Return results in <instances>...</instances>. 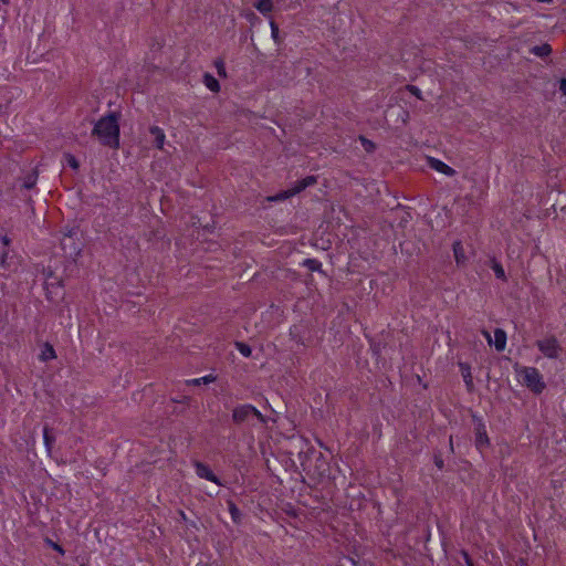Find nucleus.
<instances>
[{"mask_svg": "<svg viewBox=\"0 0 566 566\" xmlns=\"http://www.w3.org/2000/svg\"><path fill=\"white\" fill-rule=\"evenodd\" d=\"M92 135L95 136L102 145L118 148L119 125L117 116L111 113L99 118L94 125Z\"/></svg>", "mask_w": 566, "mask_h": 566, "instance_id": "1", "label": "nucleus"}, {"mask_svg": "<svg viewBox=\"0 0 566 566\" xmlns=\"http://www.w3.org/2000/svg\"><path fill=\"white\" fill-rule=\"evenodd\" d=\"M520 381L535 394H541L545 389V382L539 371L534 367L516 368Z\"/></svg>", "mask_w": 566, "mask_h": 566, "instance_id": "2", "label": "nucleus"}, {"mask_svg": "<svg viewBox=\"0 0 566 566\" xmlns=\"http://www.w3.org/2000/svg\"><path fill=\"white\" fill-rule=\"evenodd\" d=\"M251 417H255L260 422L265 423V417L252 405H241L233 409L232 420L235 423L248 421Z\"/></svg>", "mask_w": 566, "mask_h": 566, "instance_id": "3", "label": "nucleus"}, {"mask_svg": "<svg viewBox=\"0 0 566 566\" xmlns=\"http://www.w3.org/2000/svg\"><path fill=\"white\" fill-rule=\"evenodd\" d=\"M538 349L543 353V355L547 358H558L562 347L554 337H547L536 343Z\"/></svg>", "mask_w": 566, "mask_h": 566, "instance_id": "4", "label": "nucleus"}, {"mask_svg": "<svg viewBox=\"0 0 566 566\" xmlns=\"http://www.w3.org/2000/svg\"><path fill=\"white\" fill-rule=\"evenodd\" d=\"M20 264L19 255L11 249H2L0 253V266L3 270L14 272L18 270Z\"/></svg>", "mask_w": 566, "mask_h": 566, "instance_id": "5", "label": "nucleus"}, {"mask_svg": "<svg viewBox=\"0 0 566 566\" xmlns=\"http://www.w3.org/2000/svg\"><path fill=\"white\" fill-rule=\"evenodd\" d=\"M195 468H196V473L199 478L211 481L218 485L221 484L219 479L214 475V473L211 471V469L207 464L201 463V462H196Z\"/></svg>", "mask_w": 566, "mask_h": 566, "instance_id": "6", "label": "nucleus"}, {"mask_svg": "<svg viewBox=\"0 0 566 566\" xmlns=\"http://www.w3.org/2000/svg\"><path fill=\"white\" fill-rule=\"evenodd\" d=\"M316 181H317V179L314 176H307L304 179L296 181L293 185V187L290 188V192H291L292 197L300 193L307 187L315 185Z\"/></svg>", "mask_w": 566, "mask_h": 566, "instance_id": "7", "label": "nucleus"}, {"mask_svg": "<svg viewBox=\"0 0 566 566\" xmlns=\"http://www.w3.org/2000/svg\"><path fill=\"white\" fill-rule=\"evenodd\" d=\"M428 164H429L430 168H432L441 174H444L447 176H453L455 174V170L453 168H451L450 166H448L447 164H444L443 161H441L439 159L429 158Z\"/></svg>", "mask_w": 566, "mask_h": 566, "instance_id": "8", "label": "nucleus"}, {"mask_svg": "<svg viewBox=\"0 0 566 566\" xmlns=\"http://www.w3.org/2000/svg\"><path fill=\"white\" fill-rule=\"evenodd\" d=\"M72 238H73V232L69 231V233H66L63 237L61 244L65 252H67V249H70V251H69L70 255H77L80 253V248L76 245L73 247Z\"/></svg>", "mask_w": 566, "mask_h": 566, "instance_id": "9", "label": "nucleus"}, {"mask_svg": "<svg viewBox=\"0 0 566 566\" xmlns=\"http://www.w3.org/2000/svg\"><path fill=\"white\" fill-rule=\"evenodd\" d=\"M149 133L154 136V144L158 149L164 148V144L166 140V135L164 130L158 126H151L149 128Z\"/></svg>", "mask_w": 566, "mask_h": 566, "instance_id": "10", "label": "nucleus"}, {"mask_svg": "<svg viewBox=\"0 0 566 566\" xmlns=\"http://www.w3.org/2000/svg\"><path fill=\"white\" fill-rule=\"evenodd\" d=\"M475 433V444L479 449H482L483 447L489 444V438L486 436V431L483 424L478 426Z\"/></svg>", "mask_w": 566, "mask_h": 566, "instance_id": "11", "label": "nucleus"}, {"mask_svg": "<svg viewBox=\"0 0 566 566\" xmlns=\"http://www.w3.org/2000/svg\"><path fill=\"white\" fill-rule=\"evenodd\" d=\"M453 253L457 264L462 265L467 261L464 248L460 241L453 243Z\"/></svg>", "mask_w": 566, "mask_h": 566, "instance_id": "12", "label": "nucleus"}, {"mask_svg": "<svg viewBox=\"0 0 566 566\" xmlns=\"http://www.w3.org/2000/svg\"><path fill=\"white\" fill-rule=\"evenodd\" d=\"M506 345V334L503 329L496 328L494 331V346L496 350H504Z\"/></svg>", "mask_w": 566, "mask_h": 566, "instance_id": "13", "label": "nucleus"}, {"mask_svg": "<svg viewBox=\"0 0 566 566\" xmlns=\"http://www.w3.org/2000/svg\"><path fill=\"white\" fill-rule=\"evenodd\" d=\"M531 52L539 57H544L551 54L552 48L549 44L544 43L541 45H535L531 49Z\"/></svg>", "mask_w": 566, "mask_h": 566, "instance_id": "14", "label": "nucleus"}, {"mask_svg": "<svg viewBox=\"0 0 566 566\" xmlns=\"http://www.w3.org/2000/svg\"><path fill=\"white\" fill-rule=\"evenodd\" d=\"M203 83L211 92H218L220 90L219 82L209 73L203 75Z\"/></svg>", "mask_w": 566, "mask_h": 566, "instance_id": "15", "label": "nucleus"}, {"mask_svg": "<svg viewBox=\"0 0 566 566\" xmlns=\"http://www.w3.org/2000/svg\"><path fill=\"white\" fill-rule=\"evenodd\" d=\"M214 380H216V376L210 374V375L203 376L201 378L187 380L186 384L191 385V386H199L201 384L207 385V384L213 382Z\"/></svg>", "mask_w": 566, "mask_h": 566, "instance_id": "16", "label": "nucleus"}, {"mask_svg": "<svg viewBox=\"0 0 566 566\" xmlns=\"http://www.w3.org/2000/svg\"><path fill=\"white\" fill-rule=\"evenodd\" d=\"M254 6L262 14H268L273 9L272 0H260Z\"/></svg>", "mask_w": 566, "mask_h": 566, "instance_id": "17", "label": "nucleus"}, {"mask_svg": "<svg viewBox=\"0 0 566 566\" xmlns=\"http://www.w3.org/2000/svg\"><path fill=\"white\" fill-rule=\"evenodd\" d=\"M460 367H461L462 376H463V379L465 381L467 387L469 389H472L473 381H472V376H471L470 367L464 365V364H460Z\"/></svg>", "mask_w": 566, "mask_h": 566, "instance_id": "18", "label": "nucleus"}, {"mask_svg": "<svg viewBox=\"0 0 566 566\" xmlns=\"http://www.w3.org/2000/svg\"><path fill=\"white\" fill-rule=\"evenodd\" d=\"M43 440H44L46 450L50 452L55 442V438H54V436H52L50 433V430L48 427H44V429H43Z\"/></svg>", "mask_w": 566, "mask_h": 566, "instance_id": "19", "label": "nucleus"}, {"mask_svg": "<svg viewBox=\"0 0 566 566\" xmlns=\"http://www.w3.org/2000/svg\"><path fill=\"white\" fill-rule=\"evenodd\" d=\"M55 357V352L53 349V347L49 344H45L42 353H41V360L43 361H46V360H50V359H53Z\"/></svg>", "mask_w": 566, "mask_h": 566, "instance_id": "20", "label": "nucleus"}, {"mask_svg": "<svg viewBox=\"0 0 566 566\" xmlns=\"http://www.w3.org/2000/svg\"><path fill=\"white\" fill-rule=\"evenodd\" d=\"M492 269H493V271H494V273H495L497 279H501L503 281L506 280L503 266L499 262H496L495 260L492 261Z\"/></svg>", "mask_w": 566, "mask_h": 566, "instance_id": "21", "label": "nucleus"}, {"mask_svg": "<svg viewBox=\"0 0 566 566\" xmlns=\"http://www.w3.org/2000/svg\"><path fill=\"white\" fill-rule=\"evenodd\" d=\"M303 264L311 271H319L322 263L315 259H306Z\"/></svg>", "mask_w": 566, "mask_h": 566, "instance_id": "22", "label": "nucleus"}, {"mask_svg": "<svg viewBox=\"0 0 566 566\" xmlns=\"http://www.w3.org/2000/svg\"><path fill=\"white\" fill-rule=\"evenodd\" d=\"M235 347L244 357H250L252 354L251 347L244 343L237 342Z\"/></svg>", "mask_w": 566, "mask_h": 566, "instance_id": "23", "label": "nucleus"}, {"mask_svg": "<svg viewBox=\"0 0 566 566\" xmlns=\"http://www.w3.org/2000/svg\"><path fill=\"white\" fill-rule=\"evenodd\" d=\"M270 25H271V34H272L273 40L275 41V43H281L280 30H279L277 24L274 21H271Z\"/></svg>", "mask_w": 566, "mask_h": 566, "instance_id": "24", "label": "nucleus"}, {"mask_svg": "<svg viewBox=\"0 0 566 566\" xmlns=\"http://www.w3.org/2000/svg\"><path fill=\"white\" fill-rule=\"evenodd\" d=\"M65 159H66L67 165H69L72 169H74V170H77V169H78L80 164H78L77 159H76L73 155H71V154H66V155H65Z\"/></svg>", "mask_w": 566, "mask_h": 566, "instance_id": "25", "label": "nucleus"}, {"mask_svg": "<svg viewBox=\"0 0 566 566\" xmlns=\"http://www.w3.org/2000/svg\"><path fill=\"white\" fill-rule=\"evenodd\" d=\"M290 197H292V195L290 192V189H287V190L279 192L274 197H271L270 200H272V201H281V200H285V199H287Z\"/></svg>", "mask_w": 566, "mask_h": 566, "instance_id": "26", "label": "nucleus"}, {"mask_svg": "<svg viewBox=\"0 0 566 566\" xmlns=\"http://www.w3.org/2000/svg\"><path fill=\"white\" fill-rule=\"evenodd\" d=\"M35 182H36V176L29 175L23 182V187L27 189H31L35 185Z\"/></svg>", "mask_w": 566, "mask_h": 566, "instance_id": "27", "label": "nucleus"}, {"mask_svg": "<svg viewBox=\"0 0 566 566\" xmlns=\"http://www.w3.org/2000/svg\"><path fill=\"white\" fill-rule=\"evenodd\" d=\"M229 510H230V513H231V516H232L233 521L237 522L239 520V516H240L239 509L233 503H230L229 504Z\"/></svg>", "mask_w": 566, "mask_h": 566, "instance_id": "28", "label": "nucleus"}, {"mask_svg": "<svg viewBox=\"0 0 566 566\" xmlns=\"http://www.w3.org/2000/svg\"><path fill=\"white\" fill-rule=\"evenodd\" d=\"M360 140H361V144H363L364 148L367 151H373L375 149V145H374L373 142L366 139L365 137H360Z\"/></svg>", "mask_w": 566, "mask_h": 566, "instance_id": "29", "label": "nucleus"}, {"mask_svg": "<svg viewBox=\"0 0 566 566\" xmlns=\"http://www.w3.org/2000/svg\"><path fill=\"white\" fill-rule=\"evenodd\" d=\"M1 242L3 244V249H6V248L10 249L9 245H10L11 240H10V238L7 234H3L1 237Z\"/></svg>", "mask_w": 566, "mask_h": 566, "instance_id": "30", "label": "nucleus"}, {"mask_svg": "<svg viewBox=\"0 0 566 566\" xmlns=\"http://www.w3.org/2000/svg\"><path fill=\"white\" fill-rule=\"evenodd\" d=\"M559 91L566 97V78L559 81Z\"/></svg>", "mask_w": 566, "mask_h": 566, "instance_id": "31", "label": "nucleus"}, {"mask_svg": "<svg viewBox=\"0 0 566 566\" xmlns=\"http://www.w3.org/2000/svg\"><path fill=\"white\" fill-rule=\"evenodd\" d=\"M463 558L465 560V564L468 566H473L472 559L470 558L469 554L467 552H462Z\"/></svg>", "mask_w": 566, "mask_h": 566, "instance_id": "32", "label": "nucleus"}, {"mask_svg": "<svg viewBox=\"0 0 566 566\" xmlns=\"http://www.w3.org/2000/svg\"><path fill=\"white\" fill-rule=\"evenodd\" d=\"M217 67H218L219 75H226L224 65L222 62H218Z\"/></svg>", "mask_w": 566, "mask_h": 566, "instance_id": "33", "label": "nucleus"}, {"mask_svg": "<svg viewBox=\"0 0 566 566\" xmlns=\"http://www.w3.org/2000/svg\"><path fill=\"white\" fill-rule=\"evenodd\" d=\"M410 92H411L412 94H415L416 96H418V97H419L420 90H419L418 87H416V86H411V87H410Z\"/></svg>", "mask_w": 566, "mask_h": 566, "instance_id": "34", "label": "nucleus"}, {"mask_svg": "<svg viewBox=\"0 0 566 566\" xmlns=\"http://www.w3.org/2000/svg\"><path fill=\"white\" fill-rule=\"evenodd\" d=\"M52 547L61 554L64 553L63 548L59 544L52 543Z\"/></svg>", "mask_w": 566, "mask_h": 566, "instance_id": "35", "label": "nucleus"}, {"mask_svg": "<svg viewBox=\"0 0 566 566\" xmlns=\"http://www.w3.org/2000/svg\"><path fill=\"white\" fill-rule=\"evenodd\" d=\"M436 465L441 469L443 467V461L440 458H436Z\"/></svg>", "mask_w": 566, "mask_h": 566, "instance_id": "36", "label": "nucleus"}, {"mask_svg": "<svg viewBox=\"0 0 566 566\" xmlns=\"http://www.w3.org/2000/svg\"><path fill=\"white\" fill-rule=\"evenodd\" d=\"M484 336L486 337L489 344H491L492 343L491 335L488 332H484Z\"/></svg>", "mask_w": 566, "mask_h": 566, "instance_id": "37", "label": "nucleus"}, {"mask_svg": "<svg viewBox=\"0 0 566 566\" xmlns=\"http://www.w3.org/2000/svg\"><path fill=\"white\" fill-rule=\"evenodd\" d=\"M509 6L512 7L513 10H518V7L512 2L507 3Z\"/></svg>", "mask_w": 566, "mask_h": 566, "instance_id": "38", "label": "nucleus"}, {"mask_svg": "<svg viewBox=\"0 0 566 566\" xmlns=\"http://www.w3.org/2000/svg\"><path fill=\"white\" fill-rule=\"evenodd\" d=\"M452 443H453V440H452V437H450V448L452 449Z\"/></svg>", "mask_w": 566, "mask_h": 566, "instance_id": "39", "label": "nucleus"}, {"mask_svg": "<svg viewBox=\"0 0 566 566\" xmlns=\"http://www.w3.org/2000/svg\"><path fill=\"white\" fill-rule=\"evenodd\" d=\"M1 1H2L3 3H8V2H9V0H1Z\"/></svg>", "mask_w": 566, "mask_h": 566, "instance_id": "40", "label": "nucleus"}]
</instances>
